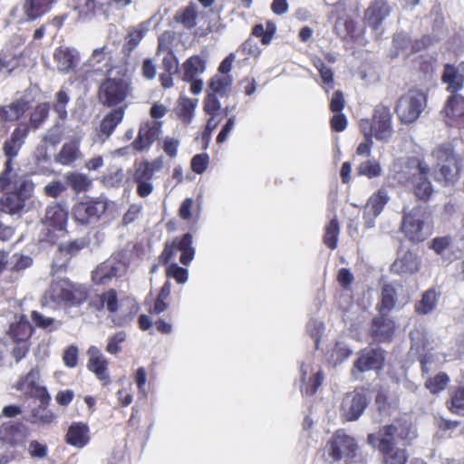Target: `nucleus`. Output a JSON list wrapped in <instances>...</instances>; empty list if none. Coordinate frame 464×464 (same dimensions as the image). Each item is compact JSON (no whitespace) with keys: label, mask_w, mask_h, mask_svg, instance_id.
Instances as JSON below:
<instances>
[{"label":"nucleus","mask_w":464,"mask_h":464,"mask_svg":"<svg viewBox=\"0 0 464 464\" xmlns=\"http://www.w3.org/2000/svg\"><path fill=\"white\" fill-rule=\"evenodd\" d=\"M126 340V334L123 331L118 332L109 338L106 345V352L111 354H117L121 351V343Z\"/></svg>","instance_id":"nucleus-57"},{"label":"nucleus","mask_w":464,"mask_h":464,"mask_svg":"<svg viewBox=\"0 0 464 464\" xmlns=\"http://www.w3.org/2000/svg\"><path fill=\"white\" fill-rule=\"evenodd\" d=\"M87 353L89 356L87 362L88 370L95 374L102 386H108L111 381L108 372L109 362L107 359L96 346H91Z\"/></svg>","instance_id":"nucleus-22"},{"label":"nucleus","mask_w":464,"mask_h":464,"mask_svg":"<svg viewBox=\"0 0 464 464\" xmlns=\"http://www.w3.org/2000/svg\"><path fill=\"white\" fill-rule=\"evenodd\" d=\"M440 293L435 287L424 291L419 301L414 304V312L419 315H426L432 313L438 304Z\"/></svg>","instance_id":"nucleus-31"},{"label":"nucleus","mask_w":464,"mask_h":464,"mask_svg":"<svg viewBox=\"0 0 464 464\" xmlns=\"http://www.w3.org/2000/svg\"><path fill=\"white\" fill-rule=\"evenodd\" d=\"M198 12L195 3L190 2L187 6L177 11L174 15L176 23L181 24L186 29L191 30L197 25Z\"/></svg>","instance_id":"nucleus-36"},{"label":"nucleus","mask_w":464,"mask_h":464,"mask_svg":"<svg viewBox=\"0 0 464 464\" xmlns=\"http://www.w3.org/2000/svg\"><path fill=\"white\" fill-rule=\"evenodd\" d=\"M385 362V351L382 348H364L358 353V358L352 370L354 374L365 372L371 370L379 371L383 368Z\"/></svg>","instance_id":"nucleus-17"},{"label":"nucleus","mask_w":464,"mask_h":464,"mask_svg":"<svg viewBox=\"0 0 464 464\" xmlns=\"http://www.w3.org/2000/svg\"><path fill=\"white\" fill-rule=\"evenodd\" d=\"M102 298H103L105 307L109 313L114 314L119 310V300L117 291L115 289L111 288L105 291L102 294Z\"/></svg>","instance_id":"nucleus-60"},{"label":"nucleus","mask_w":464,"mask_h":464,"mask_svg":"<svg viewBox=\"0 0 464 464\" xmlns=\"http://www.w3.org/2000/svg\"><path fill=\"white\" fill-rule=\"evenodd\" d=\"M387 314L373 317L370 326V335L378 343L391 342L395 334V322Z\"/></svg>","instance_id":"nucleus-23"},{"label":"nucleus","mask_w":464,"mask_h":464,"mask_svg":"<svg viewBox=\"0 0 464 464\" xmlns=\"http://www.w3.org/2000/svg\"><path fill=\"white\" fill-rule=\"evenodd\" d=\"M326 449L332 461L337 462L343 457L354 458L358 445L353 437L348 435L343 429H339L327 441Z\"/></svg>","instance_id":"nucleus-13"},{"label":"nucleus","mask_w":464,"mask_h":464,"mask_svg":"<svg viewBox=\"0 0 464 464\" xmlns=\"http://www.w3.org/2000/svg\"><path fill=\"white\" fill-rule=\"evenodd\" d=\"M392 11L387 0H372L364 10L363 22L372 31H378Z\"/></svg>","instance_id":"nucleus-19"},{"label":"nucleus","mask_w":464,"mask_h":464,"mask_svg":"<svg viewBox=\"0 0 464 464\" xmlns=\"http://www.w3.org/2000/svg\"><path fill=\"white\" fill-rule=\"evenodd\" d=\"M441 82L449 85L452 91H460L464 88V61L459 66L451 63L443 65Z\"/></svg>","instance_id":"nucleus-26"},{"label":"nucleus","mask_w":464,"mask_h":464,"mask_svg":"<svg viewBox=\"0 0 464 464\" xmlns=\"http://www.w3.org/2000/svg\"><path fill=\"white\" fill-rule=\"evenodd\" d=\"M125 181V173L122 169L109 171L103 177V182L110 187H121Z\"/></svg>","instance_id":"nucleus-56"},{"label":"nucleus","mask_w":464,"mask_h":464,"mask_svg":"<svg viewBox=\"0 0 464 464\" xmlns=\"http://www.w3.org/2000/svg\"><path fill=\"white\" fill-rule=\"evenodd\" d=\"M168 277H173L178 284H184L188 278V272L186 268L179 266L174 263L168 266L166 270Z\"/></svg>","instance_id":"nucleus-58"},{"label":"nucleus","mask_w":464,"mask_h":464,"mask_svg":"<svg viewBox=\"0 0 464 464\" xmlns=\"http://www.w3.org/2000/svg\"><path fill=\"white\" fill-rule=\"evenodd\" d=\"M118 266L110 261L101 263L92 273L96 285H105L117 276Z\"/></svg>","instance_id":"nucleus-38"},{"label":"nucleus","mask_w":464,"mask_h":464,"mask_svg":"<svg viewBox=\"0 0 464 464\" xmlns=\"http://www.w3.org/2000/svg\"><path fill=\"white\" fill-rule=\"evenodd\" d=\"M33 378V372L27 373L24 380L19 382L20 388H23V386L25 385L30 397L38 400L40 402L39 405L49 406L51 396L47 389L44 386H41L36 383Z\"/></svg>","instance_id":"nucleus-30"},{"label":"nucleus","mask_w":464,"mask_h":464,"mask_svg":"<svg viewBox=\"0 0 464 464\" xmlns=\"http://www.w3.org/2000/svg\"><path fill=\"white\" fill-rule=\"evenodd\" d=\"M363 127L370 129L371 135L378 140H388L393 132L390 107L382 103L376 105L372 119H362L359 121L360 130H363Z\"/></svg>","instance_id":"nucleus-9"},{"label":"nucleus","mask_w":464,"mask_h":464,"mask_svg":"<svg viewBox=\"0 0 464 464\" xmlns=\"http://www.w3.org/2000/svg\"><path fill=\"white\" fill-rule=\"evenodd\" d=\"M171 292V284L169 281H166L163 285L160 287V290L153 303L152 305L150 306L148 312L151 315H158L167 310L169 304L168 300L169 298Z\"/></svg>","instance_id":"nucleus-40"},{"label":"nucleus","mask_w":464,"mask_h":464,"mask_svg":"<svg viewBox=\"0 0 464 464\" xmlns=\"http://www.w3.org/2000/svg\"><path fill=\"white\" fill-rule=\"evenodd\" d=\"M124 117V109L123 108H116L107 113L102 119L100 130L101 132L106 137H109L112 134L118 124H120Z\"/></svg>","instance_id":"nucleus-39"},{"label":"nucleus","mask_w":464,"mask_h":464,"mask_svg":"<svg viewBox=\"0 0 464 464\" xmlns=\"http://www.w3.org/2000/svg\"><path fill=\"white\" fill-rule=\"evenodd\" d=\"M89 426L84 422H72L65 435V442L75 448L82 449L90 441Z\"/></svg>","instance_id":"nucleus-27"},{"label":"nucleus","mask_w":464,"mask_h":464,"mask_svg":"<svg viewBox=\"0 0 464 464\" xmlns=\"http://www.w3.org/2000/svg\"><path fill=\"white\" fill-rule=\"evenodd\" d=\"M161 127L162 122L159 121H148L141 125L136 139L131 143L132 149L139 152L149 150L159 138Z\"/></svg>","instance_id":"nucleus-21"},{"label":"nucleus","mask_w":464,"mask_h":464,"mask_svg":"<svg viewBox=\"0 0 464 464\" xmlns=\"http://www.w3.org/2000/svg\"><path fill=\"white\" fill-rule=\"evenodd\" d=\"M196 104L188 98L183 99L177 111L178 118L184 123L189 124L194 116Z\"/></svg>","instance_id":"nucleus-49"},{"label":"nucleus","mask_w":464,"mask_h":464,"mask_svg":"<svg viewBox=\"0 0 464 464\" xmlns=\"http://www.w3.org/2000/svg\"><path fill=\"white\" fill-rule=\"evenodd\" d=\"M209 164V156L207 153L196 154L190 162V168L193 172L202 174L206 171Z\"/></svg>","instance_id":"nucleus-59"},{"label":"nucleus","mask_w":464,"mask_h":464,"mask_svg":"<svg viewBox=\"0 0 464 464\" xmlns=\"http://www.w3.org/2000/svg\"><path fill=\"white\" fill-rule=\"evenodd\" d=\"M1 440L11 445L22 444L27 439L28 429L22 422L4 423L0 427Z\"/></svg>","instance_id":"nucleus-25"},{"label":"nucleus","mask_w":464,"mask_h":464,"mask_svg":"<svg viewBox=\"0 0 464 464\" xmlns=\"http://www.w3.org/2000/svg\"><path fill=\"white\" fill-rule=\"evenodd\" d=\"M157 169L159 166L155 162L142 160L135 163L133 181L137 184V194L140 198H146L152 193L154 188L151 180Z\"/></svg>","instance_id":"nucleus-18"},{"label":"nucleus","mask_w":464,"mask_h":464,"mask_svg":"<svg viewBox=\"0 0 464 464\" xmlns=\"http://www.w3.org/2000/svg\"><path fill=\"white\" fill-rule=\"evenodd\" d=\"M412 436L411 424H386L374 433L367 435V443L378 450L382 456V464H407L409 453L405 448L396 447L401 441L409 445Z\"/></svg>","instance_id":"nucleus-2"},{"label":"nucleus","mask_w":464,"mask_h":464,"mask_svg":"<svg viewBox=\"0 0 464 464\" xmlns=\"http://www.w3.org/2000/svg\"><path fill=\"white\" fill-rule=\"evenodd\" d=\"M220 102L214 93H208L204 99L203 110L206 114L220 112Z\"/></svg>","instance_id":"nucleus-63"},{"label":"nucleus","mask_w":464,"mask_h":464,"mask_svg":"<svg viewBox=\"0 0 464 464\" xmlns=\"http://www.w3.org/2000/svg\"><path fill=\"white\" fill-rule=\"evenodd\" d=\"M313 65L319 72L323 82V88L325 92L328 93L330 90L334 88V78L333 70L326 66L324 61L318 57L313 60Z\"/></svg>","instance_id":"nucleus-44"},{"label":"nucleus","mask_w":464,"mask_h":464,"mask_svg":"<svg viewBox=\"0 0 464 464\" xmlns=\"http://www.w3.org/2000/svg\"><path fill=\"white\" fill-rule=\"evenodd\" d=\"M65 182L76 193L87 191L92 186V180L85 174L69 172L65 176Z\"/></svg>","instance_id":"nucleus-41"},{"label":"nucleus","mask_w":464,"mask_h":464,"mask_svg":"<svg viewBox=\"0 0 464 464\" xmlns=\"http://www.w3.org/2000/svg\"><path fill=\"white\" fill-rule=\"evenodd\" d=\"M446 90L450 94L443 105L441 113L447 125L462 129L464 128V96L459 93V91L449 89V85Z\"/></svg>","instance_id":"nucleus-15"},{"label":"nucleus","mask_w":464,"mask_h":464,"mask_svg":"<svg viewBox=\"0 0 464 464\" xmlns=\"http://www.w3.org/2000/svg\"><path fill=\"white\" fill-rule=\"evenodd\" d=\"M398 301L397 291L392 284H384L381 290L380 299L376 304V310L380 314H389Z\"/></svg>","instance_id":"nucleus-34"},{"label":"nucleus","mask_w":464,"mask_h":464,"mask_svg":"<svg viewBox=\"0 0 464 464\" xmlns=\"http://www.w3.org/2000/svg\"><path fill=\"white\" fill-rule=\"evenodd\" d=\"M50 103L42 102L35 106L30 114L29 123L21 121L14 129L10 138L3 144L5 157L4 168L0 171V210L14 216L21 213L34 193L35 184L27 174H19L14 168V160L19 154L30 132V128L36 130L47 120Z\"/></svg>","instance_id":"nucleus-1"},{"label":"nucleus","mask_w":464,"mask_h":464,"mask_svg":"<svg viewBox=\"0 0 464 464\" xmlns=\"http://www.w3.org/2000/svg\"><path fill=\"white\" fill-rule=\"evenodd\" d=\"M96 7L95 0H85L82 5L76 8L78 12L77 20L85 22L92 19L96 14Z\"/></svg>","instance_id":"nucleus-52"},{"label":"nucleus","mask_w":464,"mask_h":464,"mask_svg":"<svg viewBox=\"0 0 464 464\" xmlns=\"http://www.w3.org/2000/svg\"><path fill=\"white\" fill-rule=\"evenodd\" d=\"M192 244L193 236L191 233H186L181 237H176L172 240L166 241L159 256L160 263L164 266L169 265L176 252L179 251V262L184 266H188L194 259L196 252Z\"/></svg>","instance_id":"nucleus-10"},{"label":"nucleus","mask_w":464,"mask_h":464,"mask_svg":"<svg viewBox=\"0 0 464 464\" xmlns=\"http://www.w3.org/2000/svg\"><path fill=\"white\" fill-rule=\"evenodd\" d=\"M30 107V102L25 97L15 99L7 105H1L0 122L5 124L20 120Z\"/></svg>","instance_id":"nucleus-24"},{"label":"nucleus","mask_w":464,"mask_h":464,"mask_svg":"<svg viewBox=\"0 0 464 464\" xmlns=\"http://www.w3.org/2000/svg\"><path fill=\"white\" fill-rule=\"evenodd\" d=\"M232 83L230 75L214 76L209 82V88L214 94L224 96Z\"/></svg>","instance_id":"nucleus-50"},{"label":"nucleus","mask_w":464,"mask_h":464,"mask_svg":"<svg viewBox=\"0 0 464 464\" xmlns=\"http://www.w3.org/2000/svg\"><path fill=\"white\" fill-rule=\"evenodd\" d=\"M48 406L38 405L31 411L29 421L32 424L50 425L55 420V414L47 409Z\"/></svg>","instance_id":"nucleus-43"},{"label":"nucleus","mask_w":464,"mask_h":464,"mask_svg":"<svg viewBox=\"0 0 464 464\" xmlns=\"http://www.w3.org/2000/svg\"><path fill=\"white\" fill-rule=\"evenodd\" d=\"M360 130L364 136V140L358 145L356 149V154L359 156L369 157L371 155L372 148L373 145V136L371 135V130L367 129V127H363V130Z\"/></svg>","instance_id":"nucleus-54"},{"label":"nucleus","mask_w":464,"mask_h":464,"mask_svg":"<svg viewBox=\"0 0 464 464\" xmlns=\"http://www.w3.org/2000/svg\"><path fill=\"white\" fill-rule=\"evenodd\" d=\"M81 140L74 138L65 142L59 153L56 155V161L62 165H70L81 157Z\"/></svg>","instance_id":"nucleus-35"},{"label":"nucleus","mask_w":464,"mask_h":464,"mask_svg":"<svg viewBox=\"0 0 464 464\" xmlns=\"http://www.w3.org/2000/svg\"><path fill=\"white\" fill-rule=\"evenodd\" d=\"M435 160L434 179L443 186L454 185L464 166V141L460 138L437 145L431 150Z\"/></svg>","instance_id":"nucleus-3"},{"label":"nucleus","mask_w":464,"mask_h":464,"mask_svg":"<svg viewBox=\"0 0 464 464\" xmlns=\"http://www.w3.org/2000/svg\"><path fill=\"white\" fill-rule=\"evenodd\" d=\"M276 27L272 21L266 23V29L265 30L262 24H257L252 28V35L260 38L262 44L267 45L271 43L273 36L276 33Z\"/></svg>","instance_id":"nucleus-47"},{"label":"nucleus","mask_w":464,"mask_h":464,"mask_svg":"<svg viewBox=\"0 0 464 464\" xmlns=\"http://www.w3.org/2000/svg\"><path fill=\"white\" fill-rule=\"evenodd\" d=\"M369 404L368 389L364 386L356 387L353 392L344 394L341 403V416L344 421L357 420Z\"/></svg>","instance_id":"nucleus-11"},{"label":"nucleus","mask_w":464,"mask_h":464,"mask_svg":"<svg viewBox=\"0 0 464 464\" xmlns=\"http://www.w3.org/2000/svg\"><path fill=\"white\" fill-rule=\"evenodd\" d=\"M419 269L420 260L417 255L411 251H406L392 266V270L398 275H412L418 272Z\"/></svg>","instance_id":"nucleus-29"},{"label":"nucleus","mask_w":464,"mask_h":464,"mask_svg":"<svg viewBox=\"0 0 464 464\" xmlns=\"http://www.w3.org/2000/svg\"><path fill=\"white\" fill-rule=\"evenodd\" d=\"M183 81H191L206 70V61L199 55H192L183 64Z\"/></svg>","instance_id":"nucleus-37"},{"label":"nucleus","mask_w":464,"mask_h":464,"mask_svg":"<svg viewBox=\"0 0 464 464\" xmlns=\"http://www.w3.org/2000/svg\"><path fill=\"white\" fill-rule=\"evenodd\" d=\"M34 332L33 325L25 314H21L14 323H12L8 329V336L14 343L12 355L16 362L24 359L30 351V339Z\"/></svg>","instance_id":"nucleus-8"},{"label":"nucleus","mask_w":464,"mask_h":464,"mask_svg":"<svg viewBox=\"0 0 464 464\" xmlns=\"http://www.w3.org/2000/svg\"><path fill=\"white\" fill-rule=\"evenodd\" d=\"M334 32L343 40L355 41L363 35V30L359 28L351 17H339L334 24Z\"/></svg>","instance_id":"nucleus-28"},{"label":"nucleus","mask_w":464,"mask_h":464,"mask_svg":"<svg viewBox=\"0 0 464 464\" xmlns=\"http://www.w3.org/2000/svg\"><path fill=\"white\" fill-rule=\"evenodd\" d=\"M31 319L34 325L40 329L53 331V325L54 324V319L52 317H47L39 313L38 311L31 312Z\"/></svg>","instance_id":"nucleus-61"},{"label":"nucleus","mask_w":464,"mask_h":464,"mask_svg":"<svg viewBox=\"0 0 464 464\" xmlns=\"http://www.w3.org/2000/svg\"><path fill=\"white\" fill-rule=\"evenodd\" d=\"M88 295V290L83 285L72 282L68 278L53 281L48 291V296L53 303L69 307L80 306L87 300Z\"/></svg>","instance_id":"nucleus-5"},{"label":"nucleus","mask_w":464,"mask_h":464,"mask_svg":"<svg viewBox=\"0 0 464 464\" xmlns=\"http://www.w3.org/2000/svg\"><path fill=\"white\" fill-rule=\"evenodd\" d=\"M340 234V225L336 218H332L324 227L323 237L324 244L331 250H334L338 245V237Z\"/></svg>","instance_id":"nucleus-42"},{"label":"nucleus","mask_w":464,"mask_h":464,"mask_svg":"<svg viewBox=\"0 0 464 464\" xmlns=\"http://www.w3.org/2000/svg\"><path fill=\"white\" fill-rule=\"evenodd\" d=\"M53 60L59 72L68 73L75 69L79 58L70 48L59 47L53 53Z\"/></svg>","instance_id":"nucleus-32"},{"label":"nucleus","mask_w":464,"mask_h":464,"mask_svg":"<svg viewBox=\"0 0 464 464\" xmlns=\"http://www.w3.org/2000/svg\"><path fill=\"white\" fill-rule=\"evenodd\" d=\"M161 70L162 72H172L175 74L178 73L179 61L173 53H169L163 57Z\"/></svg>","instance_id":"nucleus-64"},{"label":"nucleus","mask_w":464,"mask_h":464,"mask_svg":"<svg viewBox=\"0 0 464 464\" xmlns=\"http://www.w3.org/2000/svg\"><path fill=\"white\" fill-rule=\"evenodd\" d=\"M390 198L385 188H380L374 192L367 200L364 208V217L368 216L375 218L383 210Z\"/></svg>","instance_id":"nucleus-33"},{"label":"nucleus","mask_w":464,"mask_h":464,"mask_svg":"<svg viewBox=\"0 0 464 464\" xmlns=\"http://www.w3.org/2000/svg\"><path fill=\"white\" fill-rule=\"evenodd\" d=\"M91 239L82 237L62 242L58 245L55 253V265L60 268L66 269L71 261L77 257L80 253L90 246Z\"/></svg>","instance_id":"nucleus-16"},{"label":"nucleus","mask_w":464,"mask_h":464,"mask_svg":"<svg viewBox=\"0 0 464 464\" xmlns=\"http://www.w3.org/2000/svg\"><path fill=\"white\" fill-rule=\"evenodd\" d=\"M69 212L62 202H53L45 208L42 223L55 231H66Z\"/></svg>","instance_id":"nucleus-20"},{"label":"nucleus","mask_w":464,"mask_h":464,"mask_svg":"<svg viewBox=\"0 0 464 464\" xmlns=\"http://www.w3.org/2000/svg\"><path fill=\"white\" fill-rule=\"evenodd\" d=\"M401 231L409 241L416 244L423 242L428 237L420 208H414L410 211L403 209Z\"/></svg>","instance_id":"nucleus-14"},{"label":"nucleus","mask_w":464,"mask_h":464,"mask_svg":"<svg viewBox=\"0 0 464 464\" xmlns=\"http://www.w3.org/2000/svg\"><path fill=\"white\" fill-rule=\"evenodd\" d=\"M448 410L456 415H461L464 411V386L456 388L446 401Z\"/></svg>","instance_id":"nucleus-45"},{"label":"nucleus","mask_w":464,"mask_h":464,"mask_svg":"<svg viewBox=\"0 0 464 464\" xmlns=\"http://www.w3.org/2000/svg\"><path fill=\"white\" fill-rule=\"evenodd\" d=\"M70 98L65 91L60 90L56 93V100L53 105V108L61 120L67 118L66 105L68 104Z\"/></svg>","instance_id":"nucleus-53"},{"label":"nucleus","mask_w":464,"mask_h":464,"mask_svg":"<svg viewBox=\"0 0 464 464\" xmlns=\"http://www.w3.org/2000/svg\"><path fill=\"white\" fill-rule=\"evenodd\" d=\"M357 172L359 175L365 176L368 179H373L381 176L382 167L376 160H366L359 165Z\"/></svg>","instance_id":"nucleus-51"},{"label":"nucleus","mask_w":464,"mask_h":464,"mask_svg":"<svg viewBox=\"0 0 464 464\" xmlns=\"http://www.w3.org/2000/svg\"><path fill=\"white\" fill-rule=\"evenodd\" d=\"M453 242V237L450 235L443 237H434L430 248L432 249L437 255H442L445 250L449 249Z\"/></svg>","instance_id":"nucleus-55"},{"label":"nucleus","mask_w":464,"mask_h":464,"mask_svg":"<svg viewBox=\"0 0 464 464\" xmlns=\"http://www.w3.org/2000/svg\"><path fill=\"white\" fill-rule=\"evenodd\" d=\"M133 92L132 79L123 66L106 64L105 77L100 82L97 98L105 107H114L124 102Z\"/></svg>","instance_id":"nucleus-4"},{"label":"nucleus","mask_w":464,"mask_h":464,"mask_svg":"<svg viewBox=\"0 0 464 464\" xmlns=\"http://www.w3.org/2000/svg\"><path fill=\"white\" fill-rule=\"evenodd\" d=\"M19 65V57L12 48L3 49L0 52V72L7 70L9 72Z\"/></svg>","instance_id":"nucleus-46"},{"label":"nucleus","mask_w":464,"mask_h":464,"mask_svg":"<svg viewBox=\"0 0 464 464\" xmlns=\"http://www.w3.org/2000/svg\"><path fill=\"white\" fill-rule=\"evenodd\" d=\"M107 208V201L101 198L79 201L72 208V217L75 223L88 226L97 223Z\"/></svg>","instance_id":"nucleus-12"},{"label":"nucleus","mask_w":464,"mask_h":464,"mask_svg":"<svg viewBox=\"0 0 464 464\" xmlns=\"http://www.w3.org/2000/svg\"><path fill=\"white\" fill-rule=\"evenodd\" d=\"M409 164L411 171L407 181L411 187L412 193L419 200L429 201L434 193L433 186L429 178L430 166L420 158L411 159Z\"/></svg>","instance_id":"nucleus-6"},{"label":"nucleus","mask_w":464,"mask_h":464,"mask_svg":"<svg viewBox=\"0 0 464 464\" xmlns=\"http://www.w3.org/2000/svg\"><path fill=\"white\" fill-rule=\"evenodd\" d=\"M450 382V377L446 372H439L434 377L425 382V387L432 393L437 394L443 391Z\"/></svg>","instance_id":"nucleus-48"},{"label":"nucleus","mask_w":464,"mask_h":464,"mask_svg":"<svg viewBox=\"0 0 464 464\" xmlns=\"http://www.w3.org/2000/svg\"><path fill=\"white\" fill-rule=\"evenodd\" d=\"M427 105V95L420 90H410L396 102L395 113L401 122L410 124L416 121Z\"/></svg>","instance_id":"nucleus-7"},{"label":"nucleus","mask_w":464,"mask_h":464,"mask_svg":"<svg viewBox=\"0 0 464 464\" xmlns=\"http://www.w3.org/2000/svg\"><path fill=\"white\" fill-rule=\"evenodd\" d=\"M14 263L10 267V271L12 273H19L22 272L30 266H32L34 261L33 258L29 256H24L21 254L14 255Z\"/></svg>","instance_id":"nucleus-62"}]
</instances>
